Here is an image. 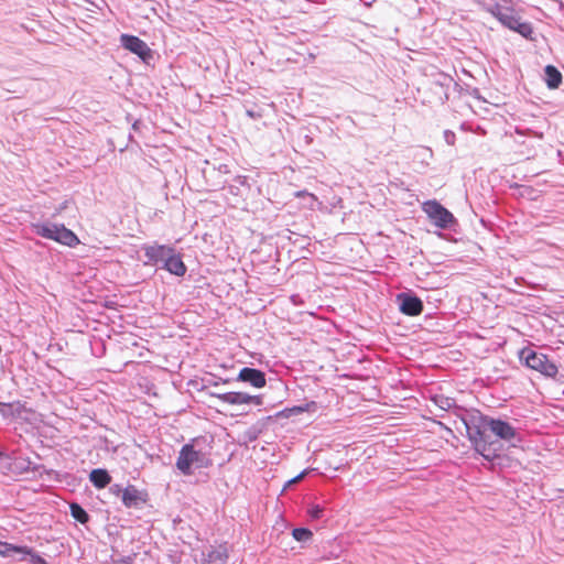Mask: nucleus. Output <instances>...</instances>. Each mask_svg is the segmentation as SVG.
<instances>
[{
    "instance_id": "obj_50",
    "label": "nucleus",
    "mask_w": 564,
    "mask_h": 564,
    "mask_svg": "<svg viewBox=\"0 0 564 564\" xmlns=\"http://www.w3.org/2000/svg\"><path fill=\"white\" fill-rule=\"evenodd\" d=\"M208 392H209V391L207 390V391H206V393L208 394ZM214 392H218V389H215V391H214Z\"/></svg>"
},
{
    "instance_id": "obj_40",
    "label": "nucleus",
    "mask_w": 564,
    "mask_h": 564,
    "mask_svg": "<svg viewBox=\"0 0 564 564\" xmlns=\"http://www.w3.org/2000/svg\"><path fill=\"white\" fill-rule=\"evenodd\" d=\"M141 124H142L141 120L137 119V120H134V122L132 123V129H133V130H135V131H138V130L140 129Z\"/></svg>"
},
{
    "instance_id": "obj_21",
    "label": "nucleus",
    "mask_w": 564,
    "mask_h": 564,
    "mask_svg": "<svg viewBox=\"0 0 564 564\" xmlns=\"http://www.w3.org/2000/svg\"><path fill=\"white\" fill-rule=\"evenodd\" d=\"M315 408H316V402L315 401H311V402H306L304 404L293 405L291 408H284L283 410L276 412L272 416H273V420L274 419H282V417L283 419H289V417L302 414L304 412H307L311 409H315Z\"/></svg>"
},
{
    "instance_id": "obj_10",
    "label": "nucleus",
    "mask_w": 564,
    "mask_h": 564,
    "mask_svg": "<svg viewBox=\"0 0 564 564\" xmlns=\"http://www.w3.org/2000/svg\"><path fill=\"white\" fill-rule=\"evenodd\" d=\"M141 250L143 251L144 257L147 258V260L143 261V265L159 268L161 263L164 261L165 257L169 254V252H173V246L163 245L155 241L153 243L142 245Z\"/></svg>"
},
{
    "instance_id": "obj_15",
    "label": "nucleus",
    "mask_w": 564,
    "mask_h": 564,
    "mask_svg": "<svg viewBox=\"0 0 564 564\" xmlns=\"http://www.w3.org/2000/svg\"><path fill=\"white\" fill-rule=\"evenodd\" d=\"M26 411L24 402L19 400L12 402L0 401V415L3 420L14 421L22 416V413Z\"/></svg>"
},
{
    "instance_id": "obj_25",
    "label": "nucleus",
    "mask_w": 564,
    "mask_h": 564,
    "mask_svg": "<svg viewBox=\"0 0 564 564\" xmlns=\"http://www.w3.org/2000/svg\"><path fill=\"white\" fill-rule=\"evenodd\" d=\"M292 538L301 543H307L313 539V532L306 527H297L292 529Z\"/></svg>"
},
{
    "instance_id": "obj_9",
    "label": "nucleus",
    "mask_w": 564,
    "mask_h": 564,
    "mask_svg": "<svg viewBox=\"0 0 564 564\" xmlns=\"http://www.w3.org/2000/svg\"><path fill=\"white\" fill-rule=\"evenodd\" d=\"M489 432L498 440L503 442L518 441L521 442V435L516 426L508 420L498 416H490L488 421Z\"/></svg>"
},
{
    "instance_id": "obj_2",
    "label": "nucleus",
    "mask_w": 564,
    "mask_h": 564,
    "mask_svg": "<svg viewBox=\"0 0 564 564\" xmlns=\"http://www.w3.org/2000/svg\"><path fill=\"white\" fill-rule=\"evenodd\" d=\"M213 437L197 436L185 443L175 462V467L183 476H191L195 469L209 468L213 465L210 451Z\"/></svg>"
},
{
    "instance_id": "obj_34",
    "label": "nucleus",
    "mask_w": 564,
    "mask_h": 564,
    "mask_svg": "<svg viewBox=\"0 0 564 564\" xmlns=\"http://www.w3.org/2000/svg\"><path fill=\"white\" fill-rule=\"evenodd\" d=\"M8 460H0V470L3 475H11L12 471H8L7 468H8Z\"/></svg>"
},
{
    "instance_id": "obj_22",
    "label": "nucleus",
    "mask_w": 564,
    "mask_h": 564,
    "mask_svg": "<svg viewBox=\"0 0 564 564\" xmlns=\"http://www.w3.org/2000/svg\"><path fill=\"white\" fill-rule=\"evenodd\" d=\"M544 82L549 89H557L563 80L562 73L554 65H546L544 67Z\"/></svg>"
},
{
    "instance_id": "obj_38",
    "label": "nucleus",
    "mask_w": 564,
    "mask_h": 564,
    "mask_svg": "<svg viewBox=\"0 0 564 564\" xmlns=\"http://www.w3.org/2000/svg\"><path fill=\"white\" fill-rule=\"evenodd\" d=\"M310 470H311L310 468L303 469L299 475L295 476V479L296 480L302 479L305 475L308 474Z\"/></svg>"
},
{
    "instance_id": "obj_24",
    "label": "nucleus",
    "mask_w": 564,
    "mask_h": 564,
    "mask_svg": "<svg viewBox=\"0 0 564 564\" xmlns=\"http://www.w3.org/2000/svg\"><path fill=\"white\" fill-rule=\"evenodd\" d=\"M70 516L79 523L86 524L90 520L89 513L78 502L69 505Z\"/></svg>"
},
{
    "instance_id": "obj_35",
    "label": "nucleus",
    "mask_w": 564,
    "mask_h": 564,
    "mask_svg": "<svg viewBox=\"0 0 564 564\" xmlns=\"http://www.w3.org/2000/svg\"><path fill=\"white\" fill-rule=\"evenodd\" d=\"M116 564H132L133 560L131 556H122L121 558L115 561Z\"/></svg>"
},
{
    "instance_id": "obj_39",
    "label": "nucleus",
    "mask_w": 564,
    "mask_h": 564,
    "mask_svg": "<svg viewBox=\"0 0 564 564\" xmlns=\"http://www.w3.org/2000/svg\"><path fill=\"white\" fill-rule=\"evenodd\" d=\"M310 470H311L310 468L303 469L299 475L295 476V479L296 480L302 479L305 475L308 474Z\"/></svg>"
},
{
    "instance_id": "obj_14",
    "label": "nucleus",
    "mask_w": 564,
    "mask_h": 564,
    "mask_svg": "<svg viewBox=\"0 0 564 564\" xmlns=\"http://www.w3.org/2000/svg\"><path fill=\"white\" fill-rule=\"evenodd\" d=\"M148 499L149 495L145 490H140L134 485H128L124 487L121 502L126 508L140 509Z\"/></svg>"
},
{
    "instance_id": "obj_1",
    "label": "nucleus",
    "mask_w": 564,
    "mask_h": 564,
    "mask_svg": "<svg viewBox=\"0 0 564 564\" xmlns=\"http://www.w3.org/2000/svg\"><path fill=\"white\" fill-rule=\"evenodd\" d=\"M458 419L465 426L466 437L478 455L490 463L499 457L497 453V441H492L490 434H488V421L490 420V415L475 408H465L460 410Z\"/></svg>"
},
{
    "instance_id": "obj_4",
    "label": "nucleus",
    "mask_w": 564,
    "mask_h": 564,
    "mask_svg": "<svg viewBox=\"0 0 564 564\" xmlns=\"http://www.w3.org/2000/svg\"><path fill=\"white\" fill-rule=\"evenodd\" d=\"M486 10L506 29L518 33L525 40L535 41L533 37L534 32L532 24L530 22L521 21V18L513 8L506 7L500 3H494L487 7Z\"/></svg>"
},
{
    "instance_id": "obj_23",
    "label": "nucleus",
    "mask_w": 564,
    "mask_h": 564,
    "mask_svg": "<svg viewBox=\"0 0 564 564\" xmlns=\"http://www.w3.org/2000/svg\"><path fill=\"white\" fill-rule=\"evenodd\" d=\"M432 401L436 406H438L443 411H453V413L459 417L460 410H464L465 408L462 405H458L455 401V399L445 397V395H434L432 398Z\"/></svg>"
},
{
    "instance_id": "obj_11",
    "label": "nucleus",
    "mask_w": 564,
    "mask_h": 564,
    "mask_svg": "<svg viewBox=\"0 0 564 564\" xmlns=\"http://www.w3.org/2000/svg\"><path fill=\"white\" fill-rule=\"evenodd\" d=\"M159 269L169 272L172 275L182 278L187 272V267L183 261V254L173 247V252H169Z\"/></svg>"
},
{
    "instance_id": "obj_6",
    "label": "nucleus",
    "mask_w": 564,
    "mask_h": 564,
    "mask_svg": "<svg viewBox=\"0 0 564 564\" xmlns=\"http://www.w3.org/2000/svg\"><path fill=\"white\" fill-rule=\"evenodd\" d=\"M422 210L427 215L434 226L442 230H451L456 232L459 226L458 220L436 199H430L422 204Z\"/></svg>"
},
{
    "instance_id": "obj_16",
    "label": "nucleus",
    "mask_w": 564,
    "mask_h": 564,
    "mask_svg": "<svg viewBox=\"0 0 564 564\" xmlns=\"http://www.w3.org/2000/svg\"><path fill=\"white\" fill-rule=\"evenodd\" d=\"M30 551L31 546L0 541V556L2 557L25 561V553H30Z\"/></svg>"
},
{
    "instance_id": "obj_47",
    "label": "nucleus",
    "mask_w": 564,
    "mask_h": 564,
    "mask_svg": "<svg viewBox=\"0 0 564 564\" xmlns=\"http://www.w3.org/2000/svg\"><path fill=\"white\" fill-rule=\"evenodd\" d=\"M305 139H306V142H307V143H311V142H312V138H310L308 135H306V137H305Z\"/></svg>"
},
{
    "instance_id": "obj_18",
    "label": "nucleus",
    "mask_w": 564,
    "mask_h": 564,
    "mask_svg": "<svg viewBox=\"0 0 564 564\" xmlns=\"http://www.w3.org/2000/svg\"><path fill=\"white\" fill-rule=\"evenodd\" d=\"M273 421V416H265L254 424L250 425L243 433V438L248 443L256 442L260 435L268 429V424Z\"/></svg>"
},
{
    "instance_id": "obj_43",
    "label": "nucleus",
    "mask_w": 564,
    "mask_h": 564,
    "mask_svg": "<svg viewBox=\"0 0 564 564\" xmlns=\"http://www.w3.org/2000/svg\"><path fill=\"white\" fill-rule=\"evenodd\" d=\"M234 379H230V378H226V379H223V378H218V381H220V383L223 384H228L232 381Z\"/></svg>"
},
{
    "instance_id": "obj_45",
    "label": "nucleus",
    "mask_w": 564,
    "mask_h": 564,
    "mask_svg": "<svg viewBox=\"0 0 564 564\" xmlns=\"http://www.w3.org/2000/svg\"><path fill=\"white\" fill-rule=\"evenodd\" d=\"M297 297H299V295L293 294V295L291 296L292 302L296 304V303H297Z\"/></svg>"
},
{
    "instance_id": "obj_31",
    "label": "nucleus",
    "mask_w": 564,
    "mask_h": 564,
    "mask_svg": "<svg viewBox=\"0 0 564 564\" xmlns=\"http://www.w3.org/2000/svg\"><path fill=\"white\" fill-rule=\"evenodd\" d=\"M220 384V381L218 379L212 378V379H204V384L202 388V391H207L210 387H218Z\"/></svg>"
},
{
    "instance_id": "obj_17",
    "label": "nucleus",
    "mask_w": 564,
    "mask_h": 564,
    "mask_svg": "<svg viewBox=\"0 0 564 564\" xmlns=\"http://www.w3.org/2000/svg\"><path fill=\"white\" fill-rule=\"evenodd\" d=\"M212 398L218 399L221 403L231 405L247 404L248 393L241 391L208 392Z\"/></svg>"
},
{
    "instance_id": "obj_36",
    "label": "nucleus",
    "mask_w": 564,
    "mask_h": 564,
    "mask_svg": "<svg viewBox=\"0 0 564 564\" xmlns=\"http://www.w3.org/2000/svg\"><path fill=\"white\" fill-rule=\"evenodd\" d=\"M246 113L248 117H250L252 119H258L261 117V115L259 112H256L254 110H251V109L246 110Z\"/></svg>"
},
{
    "instance_id": "obj_48",
    "label": "nucleus",
    "mask_w": 564,
    "mask_h": 564,
    "mask_svg": "<svg viewBox=\"0 0 564 564\" xmlns=\"http://www.w3.org/2000/svg\"><path fill=\"white\" fill-rule=\"evenodd\" d=\"M66 208V203L62 204V206L59 207V210H63Z\"/></svg>"
},
{
    "instance_id": "obj_44",
    "label": "nucleus",
    "mask_w": 564,
    "mask_h": 564,
    "mask_svg": "<svg viewBox=\"0 0 564 564\" xmlns=\"http://www.w3.org/2000/svg\"><path fill=\"white\" fill-rule=\"evenodd\" d=\"M219 171H220V172H225V173H227V172H228V166H227V165H225V164H224V165H220Z\"/></svg>"
},
{
    "instance_id": "obj_30",
    "label": "nucleus",
    "mask_w": 564,
    "mask_h": 564,
    "mask_svg": "<svg viewBox=\"0 0 564 564\" xmlns=\"http://www.w3.org/2000/svg\"><path fill=\"white\" fill-rule=\"evenodd\" d=\"M443 137H444V140L445 142L448 144V145H454L455 144V141H456V134L454 131L452 130H445L443 132Z\"/></svg>"
},
{
    "instance_id": "obj_13",
    "label": "nucleus",
    "mask_w": 564,
    "mask_h": 564,
    "mask_svg": "<svg viewBox=\"0 0 564 564\" xmlns=\"http://www.w3.org/2000/svg\"><path fill=\"white\" fill-rule=\"evenodd\" d=\"M235 380L248 383L257 389L263 388L267 384L265 372L253 367L241 368Z\"/></svg>"
},
{
    "instance_id": "obj_49",
    "label": "nucleus",
    "mask_w": 564,
    "mask_h": 564,
    "mask_svg": "<svg viewBox=\"0 0 564 564\" xmlns=\"http://www.w3.org/2000/svg\"><path fill=\"white\" fill-rule=\"evenodd\" d=\"M35 245H36V246H43V243H42L41 241H39V240H37V241H35Z\"/></svg>"
},
{
    "instance_id": "obj_27",
    "label": "nucleus",
    "mask_w": 564,
    "mask_h": 564,
    "mask_svg": "<svg viewBox=\"0 0 564 564\" xmlns=\"http://www.w3.org/2000/svg\"><path fill=\"white\" fill-rule=\"evenodd\" d=\"M235 184L228 186V191L232 195H239V186L248 185V177L245 175H237L234 178Z\"/></svg>"
},
{
    "instance_id": "obj_7",
    "label": "nucleus",
    "mask_w": 564,
    "mask_h": 564,
    "mask_svg": "<svg viewBox=\"0 0 564 564\" xmlns=\"http://www.w3.org/2000/svg\"><path fill=\"white\" fill-rule=\"evenodd\" d=\"M120 46L135 55L144 65L154 66L156 52L145 41L137 35L122 33L119 37Z\"/></svg>"
},
{
    "instance_id": "obj_8",
    "label": "nucleus",
    "mask_w": 564,
    "mask_h": 564,
    "mask_svg": "<svg viewBox=\"0 0 564 564\" xmlns=\"http://www.w3.org/2000/svg\"><path fill=\"white\" fill-rule=\"evenodd\" d=\"M395 303L400 313L409 317H416L424 310L422 299L412 290L398 293L395 295Z\"/></svg>"
},
{
    "instance_id": "obj_37",
    "label": "nucleus",
    "mask_w": 564,
    "mask_h": 564,
    "mask_svg": "<svg viewBox=\"0 0 564 564\" xmlns=\"http://www.w3.org/2000/svg\"><path fill=\"white\" fill-rule=\"evenodd\" d=\"M9 453L10 452H7L4 448H0V460H7V458H10Z\"/></svg>"
},
{
    "instance_id": "obj_46",
    "label": "nucleus",
    "mask_w": 564,
    "mask_h": 564,
    "mask_svg": "<svg viewBox=\"0 0 564 564\" xmlns=\"http://www.w3.org/2000/svg\"><path fill=\"white\" fill-rule=\"evenodd\" d=\"M437 424L451 432V430L447 429L442 422H437Z\"/></svg>"
},
{
    "instance_id": "obj_3",
    "label": "nucleus",
    "mask_w": 564,
    "mask_h": 564,
    "mask_svg": "<svg viewBox=\"0 0 564 564\" xmlns=\"http://www.w3.org/2000/svg\"><path fill=\"white\" fill-rule=\"evenodd\" d=\"M32 234L55 241L68 248H75L80 243L78 236L64 224L53 223L51 220L31 223Z\"/></svg>"
},
{
    "instance_id": "obj_5",
    "label": "nucleus",
    "mask_w": 564,
    "mask_h": 564,
    "mask_svg": "<svg viewBox=\"0 0 564 564\" xmlns=\"http://www.w3.org/2000/svg\"><path fill=\"white\" fill-rule=\"evenodd\" d=\"M520 361L529 369L539 372L541 376L555 379L558 373V366L553 357L530 347L519 350Z\"/></svg>"
},
{
    "instance_id": "obj_26",
    "label": "nucleus",
    "mask_w": 564,
    "mask_h": 564,
    "mask_svg": "<svg viewBox=\"0 0 564 564\" xmlns=\"http://www.w3.org/2000/svg\"><path fill=\"white\" fill-rule=\"evenodd\" d=\"M325 514V508L321 505H310L306 509V516L312 521L322 519Z\"/></svg>"
},
{
    "instance_id": "obj_33",
    "label": "nucleus",
    "mask_w": 564,
    "mask_h": 564,
    "mask_svg": "<svg viewBox=\"0 0 564 564\" xmlns=\"http://www.w3.org/2000/svg\"><path fill=\"white\" fill-rule=\"evenodd\" d=\"M100 442L102 444V449L105 451H111L112 453H116L117 452V447L113 446V447H110V441L106 437V436H101L100 437Z\"/></svg>"
},
{
    "instance_id": "obj_42",
    "label": "nucleus",
    "mask_w": 564,
    "mask_h": 564,
    "mask_svg": "<svg viewBox=\"0 0 564 564\" xmlns=\"http://www.w3.org/2000/svg\"><path fill=\"white\" fill-rule=\"evenodd\" d=\"M555 380H557L560 383H564V372H561L558 370V373H557Z\"/></svg>"
},
{
    "instance_id": "obj_41",
    "label": "nucleus",
    "mask_w": 564,
    "mask_h": 564,
    "mask_svg": "<svg viewBox=\"0 0 564 564\" xmlns=\"http://www.w3.org/2000/svg\"><path fill=\"white\" fill-rule=\"evenodd\" d=\"M297 480L295 479V477H293L292 479L288 480L283 487V489H288L290 486H292L293 484H295Z\"/></svg>"
},
{
    "instance_id": "obj_32",
    "label": "nucleus",
    "mask_w": 564,
    "mask_h": 564,
    "mask_svg": "<svg viewBox=\"0 0 564 564\" xmlns=\"http://www.w3.org/2000/svg\"><path fill=\"white\" fill-rule=\"evenodd\" d=\"M253 403L256 405L263 404V397L261 394L251 395L248 393L247 404Z\"/></svg>"
},
{
    "instance_id": "obj_19",
    "label": "nucleus",
    "mask_w": 564,
    "mask_h": 564,
    "mask_svg": "<svg viewBox=\"0 0 564 564\" xmlns=\"http://www.w3.org/2000/svg\"><path fill=\"white\" fill-rule=\"evenodd\" d=\"M89 481L97 489H104L111 484L112 477L106 468H94L88 475Z\"/></svg>"
},
{
    "instance_id": "obj_12",
    "label": "nucleus",
    "mask_w": 564,
    "mask_h": 564,
    "mask_svg": "<svg viewBox=\"0 0 564 564\" xmlns=\"http://www.w3.org/2000/svg\"><path fill=\"white\" fill-rule=\"evenodd\" d=\"M8 460V471H12V475L21 476L29 471H35L43 467V465H34L32 466V462L29 457L15 456V452L12 451L9 453Z\"/></svg>"
},
{
    "instance_id": "obj_20",
    "label": "nucleus",
    "mask_w": 564,
    "mask_h": 564,
    "mask_svg": "<svg viewBox=\"0 0 564 564\" xmlns=\"http://www.w3.org/2000/svg\"><path fill=\"white\" fill-rule=\"evenodd\" d=\"M229 557L227 543L219 544L207 553L204 564H226Z\"/></svg>"
},
{
    "instance_id": "obj_28",
    "label": "nucleus",
    "mask_w": 564,
    "mask_h": 564,
    "mask_svg": "<svg viewBox=\"0 0 564 564\" xmlns=\"http://www.w3.org/2000/svg\"><path fill=\"white\" fill-rule=\"evenodd\" d=\"M28 557L31 564H48V562L43 556H41V554L36 552L33 547H31L30 553H25V560Z\"/></svg>"
},
{
    "instance_id": "obj_29",
    "label": "nucleus",
    "mask_w": 564,
    "mask_h": 564,
    "mask_svg": "<svg viewBox=\"0 0 564 564\" xmlns=\"http://www.w3.org/2000/svg\"><path fill=\"white\" fill-rule=\"evenodd\" d=\"M123 491L124 487L120 484L109 485V492L116 497H120V499H122Z\"/></svg>"
}]
</instances>
